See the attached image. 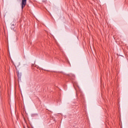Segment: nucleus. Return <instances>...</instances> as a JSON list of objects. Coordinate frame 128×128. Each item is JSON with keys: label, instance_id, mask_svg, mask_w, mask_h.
<instances>
[{"label": "nucleus", "instance_id": "f257e3e1", "mask_svg": "<svg viewBox=\"0 0 128 128\" xmlns=\"http://www.w3.org/2000/svg\"><path fill=\"white\" fill-rule=\"evenodd\" d=\"M26 0H22L21 6L22 10H24V8L26 6Z\"/></svg>", "mask_w": 128, "mask_h": 128}, {"label": "nucleus", "instance_id": "f03ea898", "mask_svg": "<svg viewBox=\"0 0 128 128\" xmlns=\"http://www.w3.org/2000/svg\"><path fill=\"white\" fill-rule=\"evenodd\" d=\"M12 26H14V24H12Z\"/></svg>", "mask_w": 128, "mask_h": 128}]
</instances>
